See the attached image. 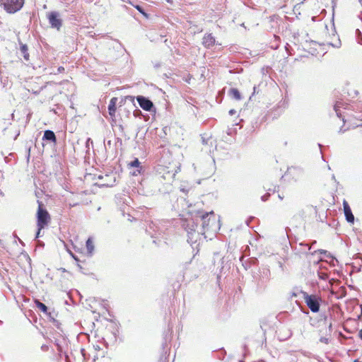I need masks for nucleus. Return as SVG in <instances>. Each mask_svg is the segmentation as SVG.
Here are the masks:
<instances>
[{"label": "nucleus", "mask_w": 362, "mask_h": 362, "mask_svg": "<svg viewBox=\"0 0 362 362\" xmlns=\"http://www.w3.org/2000/svg\"><path fill=\"white\" fill-rule=\"evenodd\" d=\"M199 221H202V228H200V233L204 234L210 229L216 230V222L214 211L205 213L197 217Z\"/></svg>", "instance_id": "nucleus-1"}, {"label": "nucleus", "mask_w": 362, "mask_h": 362, "mask_svg": "<svg viewBox=\"0 0 362 362\" xmlns=\"http://www.w3.org/2000/svg\"><path fill=\"white\" fill-rule=\"evenodd\" d=\"M198 221L199 219L197 218L195 220L192 219L188 221L187 223L184 225L188 234V242H196L197 238L202 234V233H200V229L198 230H197L198 227Z\"/></svg>", "instance_id": "nucleus-2"}, {"label": "nucleus", "mask_w": 362, "mask_h": 362, "mask_svg": "<svg viewBox=\"0 0 362 362\" xmlns=\"http://www.w3.org/2000/svg\"><path fill=\"white\" fill-rule=\"evenodd\" d=\"M303 298L307 306L313 313H317L320 310L322 299L317 295H310L306 292H302Z\"/></svg>", "instance_id": "nucleus-3"}, {"label": "nucleus", "mask_w": 362, "mask_h": 362, "mask_svg": "<svg viewBox=\"0 0 362 362\" xmlns=\"http://www.w3.org/2000/svg\"><path fill=\"white\" fill-rule=\"evenodd\" d=\"M24 4V0H0V5L8 13H15L20 11Z\"/></svg>", "instance_id": "nucleus-4"}, {"label": "nucleus", "mask_w": 362, "mask_h": 362, "mask_svg": "<svg viewBox=\"0 0 362 362\" xmlns=\"http://www.w3.org/2000/svg\"><path fill=\"white\" fill-rule=\"evenodd\" d=\"M38 202V209L37 213V228L39 230L43 229L49 223L50 216L46 209L43 208V204L40 202Z\"/></svg>", "instance_id": "nucleus-5"}, {"label": "nucleus", "mask_w": 362, "mask_h": 362, "mask_svg": "<svg viewBox=\"0 0 362 362\" xmlns=\"http://www.w3.org/2000/svg\"><path fill=\"white\" fill-rule=\"evenodd\" d=\"M47 18L49 23L52 28H55L59 30L62 25V20L60 18V15L57 11H52L47 14Z\"/></svg>", "instance_id": "nucleus-6"}, {"label": "nucleus", "mask_w": 362, "mask_h": 362, "mask_svg": "<svg viewBox=\"0 0 362 362\" xmlns=\"http://www.w3.org/2000/svg\"><path fill=\"white\" fill-rule=\"evenodd\" d=\"M136 100H137L140 107L143 110L150 112L153 108V103L147 98L142 96V95H139L136 97Z\"/></svg>", "instance_id": "nucleus-7"}, {"label": "nucleus", "mask_w": 362, "mask_h": 362, "mask_svg": "<svg viewBox=\"0 0 362 362\" xmlns=\"http://www.w3.org/2000/svg\"><path fill=\"white\" fill-rule=\"evenodd\" d=\"M343 207L346 220L349 223H353L354 221V216L353 215L351 209L346 200H344L343 202Z\"/></svg>", "instance_id": "nucleus-8"}, {"label": "nucleus", "mask_w": 362, "mask_h": 362, "mask_svg": "<svg viewBox=\"0 0 362 362\" xmlns=\"http://www.w3.org/2000/svg\"><path fill=\"white\" fill-rule=\"evenodd\" d=\"M215 43V37L211 33L206 34L202 39V45L207 49L211 48Z\"/></svg>", "instance_id": "nucleus-9"}, {"label": "nucleus", "mask_w": 362, "mask_h": 362, "mask_svg": "<svg viewBox=\"0 0 362 362\" xmlns=\"http://www.w3.org/2000/svg\"><path fill=\"white\" fill-rule=\"evenodd\" d=\"M346 106H347V105L345 104L343 101H337L334 106V110L337 117L339 118L342 117V120L344 122H345V121H344V116L342 115V112H341V108L346 109Z\"/></svg>", "instance_id": "nucleus-10"}, {"label": "nucleus", "mask_w": 362, "mask_h": 362, "mask_svg": "<svg viewBox=\"0 0 362 362\" xmlns=\"http://www.w3.org/2000/svg\"><path fill=\"white\" fill-rule=\"evenodd\" d=\"M117 98H112L108 105V111L110 116H115L116 112V104H117Z\"/></svg>", "instance_id": "nucleus-11"}, {"label": "nucleus", "mask_w": 362, "mask_h": 362, "mask_svg": "<svg viewBox=\"0 0 362 362\" xmlns=\"http://www.w3.org/2000/svg\"><path fill=\"white\" fill-rule=\"evenodd\" d=\"M43 140H47L52 142H56V136L54 133L51 130H46L44 132Z\"/></svg>", "instance_id": "nucleus-12"}, {"label": "nucleus", "mask_w": 362, "mask_h": 362, "mask_svg": "<svg viewBox=\"0 0 362 362\" xmlns=\"http://www.w3.org/2000/svg\"><path fill=\"white\" fill-rule=\"evenodd\" d=\"M20 50H21V54L23 56L24 59L26 62L29 61L30 56H29V54H28V46L26 45L21 44V47H20Z\"/></svg>", "instance_id": "nucleus-13"}, {"label": "nucleus", "mask_w": 362, "mask_h": 362, "mask_svg": "<svg viewBox=\"0 0 362 362\" xmlns=\"http://www.w3.org/2000/svg\"><path fill=\"white\" fill-rule=\"evenodd\" d=\"M229 94L230 95L237 100H239L241 99V95H240V92L238 91V89L236 88H231L230 90H229Z\"/></svg>", "instance_id": "nucleus-14"}, {"label": "nucleus", "mask_w": 362, "mask_h": 362, "mask_svg": "<svg viewBox=\"0 0 362 362\" xmlns=\"http://www.w3.org/2000/svg\"><path fill=\"white\" fill-rule=\"evenodd\" d=\"M176 175V171L175 173H170V171H168L166 173H164L162 177L164 180L171 181L174 180Z\"/></svg>", "instance_id": "nucleus-15"}, {"label": "nucleus", "mask_w": 362, "mask_h": 362, "mask_svg": "<svg viewBox=\"0 0 362 362\" xmlns=\"http://www.w3.org/2000/svg\"><path fill=\"white\" fill-rule=\"evenodd\" d=\"M36 306L44 313H47V307L42 303L40 302L38 300H35Z\"/></svg>", "instance_id": "nucleus-16"}, {"label": "nucleus", "mask_w": 362, "mask_h": 362, "mask_svg": "<svg viewBox=\"0 0 362 362\" xmlns=\"http://www.w3.org/2000/svg\"><path fill=\"white\" fill-rule=\"evenodd\" d=\"M86 248L89 254H91L94 250L93 243L90 238H88L86 241Z\"/></svg>", "instance_id": "nucleus-17"}, {"label": "nucleus", "mask_w": 362, "mask_h": 362, "mask_svg": "<svg viewBox=\"0 0 362 362\" xmlns=\"http://www.w3.org/2000/svg\"><path fill=\"white\" fill-rule=\"evenodd\" d=\"M129 166L134 168H141L140 162L138 158H135L133 161H132L129 164Z\"/></svg>", "instance_id": "nucleus-18"}, {"label": "nucleus", "mask_w": 362, "mask_h": 362, "mask_svg": "<svg viewBox=\"0 0 362 362\" xmlns=\"http://www.w3.org/2000/svg\"><path fill=\"white\" fill-rule=\"evenodd\" d=\"M136 8V10L140 12L141 13H142L144 16H146V18L148 17V15L146 13L144 12V10L143 9V8L139 6V5H133Z\"/></svg>", "instance_id": "nucleus-19"}, {"label": "nucleus", "mask_w": 362, "mask_h": 362, "mask_svg": "<svg viewBox=\"0 0 362 362\" xmlns=\"http://www.w3.org/2000/svg\"><path fill=\"white\" fill-rule=\"evenodd\" d=\"M269 197H270V194L267 193V194H264L263 196H262L261 199L262 202H266L269 199Z\"/></svg>", "instance_id": "nucleus-20"}, {"label": "nucleus", "mask_w": 362, "mask_h": 362, "mask_svg": "<svg viewBox=\"0 0 362 362\" xmlns=\"http://www.w3.org/2000/svg\"><path fill=\"white\" fill-rule=\"evenodd\" d=\"M202 144H208V142L210 141V144H212V141H211V139H205L204 136L202 137Z\"/></svg>", "instance_id": "nucleus-21"}, {"label": "nucleus", "mask_w": 362, "mask_h": 362, "mask_svg": "<svg viewBox=\"0 0 362 362\" xmlns=\"http://www.w3.org/2000/svg\"><path fill=\"white\" fill-rule=\"evenodd\" d=\"M320 342H322V343L328 344V342H329V338H328V337H322L320 339Z\"/></svg>", "instance_id": "nucleus-22"}, {"label": "nucleus", "mask_w": 362, "mask_h": 362, "mask_svg": "<svg viewBox=\"0 0 362 362\" xmlns=\"http://www.w3.org/2000/svg\"><path fill=\"white\" fill-rule=\"evenodd\" d=\"M53 325L56 326L58 329H60V323L55 319H52Z\"/></svg>", "instance_id": "nucleus-23"}, {"label": "nucleus", "mask_w": 362, "mask_h": 362, "mask_svg": "<svg viewBox=\"0 0 362 362\" xmlns=\"http://www.w3.org/2000/svg\"><path fill=\"white\" fill-rule=\"evenodd\" d=\"M320 278H321L322 279H327V274H325V273H321L320 274Z\"/></svg>", "instance_id": "nucleus-24"}, {"label": "nucleus", "mask_w": 362, "mask_h": 362, "mask_svg": "<svg viewBox=\"0 0 362 362\" xmlns=\"http://www.w3.org/2000/svg\"><path fill=\"white\" fill-rule=\"evenodd\" d=\"M354 117L361 119L362 117V114L361 112H356V115H353Z\"/></svg>", "instance_id": "nucleus-25"}, {"label": "nucleus", "mask_w": 362, "mask_h": 362, "mask_svg": "<svg viewBox=\"0 0 362 362\" xmlns=\"http://www.w3.org/2000/svg\"><path fill=\"white\" fill-rule=\"evenodd\" d=\"M332 323L330 322L329 325V334L330 335L331 333H332Z\"/></svg>", "instance_id": "nucleus-26"}, {"label": "nucleus", "mask_w": 362, "mask_h": 362, "mask_svg": "<svg viewBox=\"0 0 362 362\" xmlns=\"http://www.w3.org/2000/svg\"><path fill=\"white\" fill-rule=\"evenodd\" d=\"M235 113H236V111H235V110H233V109H232V110H230L229 111V114H230V115H235Z\"/></svg>", "instance_id": "nucleus-27"}, {"label": "nucleus", "mask_w": 362, "mask_h": 362, "mask_svg": "<svg viewBox=\"0 0 362 362\" xmlns=\"http://www.w3.org/2000/svg\"><path fill=\"white\" fill-rule=\"evenodd\" d=\"M40 231H41V230H39V228H37V234H36V238L40 237Z\"/></svg>", "instance_id": "nucleus-28"}, {"label": "nucleus", "mask_w": 362, "mask_h": 362, "mask_svg": "<svg viewBox=\"0 0 362 362\" xmlns=\"http://www.w3.org/2000/svg\"><path fill=\"white\" fill-rule=\"evenodd\" d=\"M321 254H325V255H327V251L326 250H318Z\"/></svg>", "instance_id": "nucleus-29"}, {"label": "nucleus", "mask_w": 362, "mask_h": 362, "mask_svg": "<svg viewBox=\"0 0 362 362\" xmlns=\"http://www.w3.org/2000/svg\"><path fill=\"white\" fill-rule=\"evenodd\" d=\"M358 337L362 339V329L359 331Z\"/></svg>", "instance_id": "nucleus-30"}, {"label": "nucleus", "mask_w": 362, "mask_h": 362, "mask_svg": "<svg viewBox=\"0 0 362 362\" xmlns=\"http://www.w3.org/2000/svg\"><path fill=\"white\" fill-rule=\"evenodd\" d=\"M94 347H95V350H100V347L98 345L95 346Z\"/></svg>", "instance_id": "nucleus-31"}, {"label": "nucleus", "mask_w": 362, "mask_h": 362, "mask_svg": "<svg viewBox=\"0 0 362 362\" xmlns=\"http://www.w3.org/2000/svg\"><path fill=\"white\" fill-rule=\"evenodd\" d=\"M58 70H59V71H63V70H64V68L61 66V67H59V69H58Z\"/></svg>", "instance_id": "nucleus-32"}, {"label": "nucleus", "mask_w": 362, "mask_h": 362, "mask_svg": "<svg viewBox=\"0 0 362 362\" xmlns=\"http://www.w3.org/2000/svg\"><path fill=\"white\" fill-rule=\"evenodd\" d=\"M356 127H359V126H361L362 124H354Z\"/></svg>", "instance_id": "nucleus-33"}, {"label": "nucleus", "mask_w": 362, "mask_h": 362, "mask_svg": "<svg viewBox=\"0 0 362 362\" xmlns=\"http://www.w3.org/2000/svg\"><path fill=\"white\" fill-rule=\"evenodd\" d=\"M279 198L280 199H283V197H281L280 194H279Z\"/></svg>", "instance_id": "nucleus-34"}, {"label": "nucleus", "mask_w": 362, "mask_h": 362, "mask_svg": "<svg viewBox=\"0 0 362 362\" xmlns=\"http://www.w3.org/2000/svg\"><path fill=\"white\" fill-rule=\"evenodd\" d=\"M332 179L335 180V176L334 175H332Z\"/></svg>", "instance_id": "nucleus-35"}, {"label": "nucleus", "mask_w": 362, "mask_h": 362, "mask_svg": "<svg viewBox=\"0 0 362 362\" xmlns=\"http://www.w3.org/2000/svg\"><path fill=\"white\" fill-rule=\"evenodd\" d=\"M354 362H359L358 360H355Z\"/></svg>", "instance_id": "nucleus-36"}]
</instances>
